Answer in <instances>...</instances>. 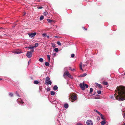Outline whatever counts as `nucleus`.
Wrapping results in <instances>:
<instances>
[{
	"label": "nucleus",
	"instance_id": "nucleus-1",
	"mask_svg": "<svg viewBox=\"0 0 125 125\" xmlns=\"http://www.w3.org/2000/svg\"><path fill=\"white\" fill-rule=\"evenodd\" d=\"M115 91V97L116 99L120 101L125 100V87L120 86L117 87Z\"/></svg>",
	"mask_w": 125,
	"mask_h": 125
},
{
	"label": "nucleus",
	"instance_id": "nucleus-2",
	"mask_svg": "<svg viewBox=\"0 0 125 125\" xmlns=\"http://www.w3.org/2000/svg\"><path fill=\"white\" fill-rule=\"evenodd\" d=\"M63 76L64 77L65 76H67L71 79H72L73 78L72 76L70 74L69 72L68 71H67L66 72H65L64 73Z\"/></svg>",
	"mask_w": 125,
	"mask_h": 125
},
{
	"label": "nucleus",
	"instance_id": "nucleus-3",
	"mask_svg": "<svg viewBox=\"0 0 125 125\" xmlns=\"http://www.w3.org/2000/svg\"><path fill=\"white\" fill-rule=\"evenodd\" d=\"M32 54L31 52L28 51L26 54V56L29 58H30L32 56Z\"/></svg>",
	"mask_w": 125,
	"mask_h": 125
},
{
	"label": "nucleus",
	"instance_id": "nucleus-4",
	"mask_svg": "<svg viewBox=\"0 0 125 125\" xmlns=\"http://www.w3.org/2000/svg\"><path fill=\"white\" fill-rule=\"evenodd\" d=\"M79 86L83 90H84L85 89V84L83 82V83H81L79 84Z\"/></svg>",
	"mask_w": 125,
	"mask_h": 125
},
{
	"label": "nucleus",
	"instance_id": "nucleus-5",
	"mask_svg": "<svg viewBox=\"0 0 125 125\" xmlns=\"http://www.w3.org/2000/svg\"><path fill=\"white\" fill-rule=\"evenodd\" d=\"M17 102L20 105H22L24 103L23 101L21 100L20 98L18 99L17 100Z\"/></svg>",
	"mask_w": 125,
	"mask_h": 125
},
{
	"label": "nucleus",
	"instance_id": "nucleus-6",
	"mask_svg": "<svg viewBox=\"0 0 125 125\" xmlns=\"http://www.w3.org/2000/svg\"><path fill=\"white\" fill-rule=\"evenodd\" d=\"M86 124L87 125H93V122L90 120L87 121Z\"/></svg>",
	"mask_w": 125,
	"mask_h": 125
},
{
	"label": "nucleus",
	"instance_id": "nucleus-7",
	"mask_svg": "<svg viewBox=\"0 0 125 125\" xmlns=\"http://www.w3.org/2000/svg\"><path fill=\"white\" fill-rule=\"evenodd\" d=\"M36 34V32H34L33 33H31L29 34V36L31 37V38H32L34 36H35Z\"/></svg>",
	"mask_w": 125,
	"mask_h": 125
},
{
	"label": "nucleus",
	"instance_id": "nucleus-8",
	"mask_svg": "<svg viewBox=\"0 0 125 125\" xmlns=\"http://www.w3.org/2000/svg\"><path fill=\"white\" fill-rule=\"evenodd\" d=\"M69 97H70L71 99L73 100H76L77 99V97L76 95H74L73 96V95H71Z\"/></svg>",
	"mask_w": 125,
	"mask_h": 125
},
{
	"label": "nucleus",
	"instance_id": "nucleus-9",
	"mask_svg": "<svg viewBox=\"0 0 125 125\" xmlns=\"http://www.w3.org/2000/svg\"><path fill=\"white\" fill-rule=\"evenodd\" d=\"M53 89L56 91H58V87L57 85H55L53 87Z\"/></svg>",
	"mask_w": 125,
	"mask_h": 125
},
{
	"label": "nucleus",
	"instance_id": "nucleus-10",
	"mask_svg": "<svg viewBox=\"0 0 125 125\" xmlns=\"http://www.w3.org/2000/svg\"><path fill=\"white\" fill-rule=\"evenodd\" d=\"M52 82L51 81H47V82H45V84L46 85H47L49 84L51 85L52 84Z\"/></svg>",
	"mask_w": 125,
	"mask_h": 125
},
{
	"label": "nucleus",
	"instance_id": "nucleus-11",
	"mask_svg": "<svg viewBox=\"0 0 125 125\" xmlns=\"http://www.w3.org/2000/svg\"><path fill=\"white\" fill-rule=\"evenodd\" d=\"M64 106L65 108H67L69 106L68 104H65L64 105Z\"/></svg>",
	"mask_w": 125,
	"mask_h": 125
},
{
	"label": "nucleus",
	"instance_id": "nucleus-12",
	"mask_svg": "<svg viewBox=\"0 0 125 125\" xmlns=\"http://www.w3.org/2000/svg\"><path fill=\"white\" fill-rule=\"evenodd\" d=\"M87 75V74L86 73H84L82 74L79 77H84L85 76Z\"/></svg>",
	"mask_w": 125,
	"mask_h": 125
},
{
	"label": "nucleus",
	"instance_id": "nucleus-13",
	"mask_svg": "<svg viewBox=\"0 0 125 125\" xmlns=\"http://www.w3.org/2000/svg\"><path fill=\"white\" fill-rule=\"evenodd\" d=\"M46 81L45 82H47V81H50V78L49 77H47L45 78Z\"/></svg>",
	"mask_w": 125,
	"mask_h": 125
},
{
	"label": "nucleus",
	"instance_id": "nucleus-14",
	"mask_svg": "<svg viewBox=\"0 0 125 125\" xmlns=\"http://www.w3.org/2000/svg\"><path fill=\"white\" fill-rule=\"evenodd\" d=\"M95 84L98 87H99L100 88H102V86L99 84H98L97 83H95Z\"/></svg>",
	"mask_w": 125,
	"mask_h": 125
},
{
	"label": "nucleus",
	"instance_id": "nucleus-15",
	"mask_svg": "<svg viewBox=\"0 0 125 125\" xmlns=\"http://www.w3.org/2000/svg\"><path fill=\"white\" fill-rule=\"evenodd\" d=\"M13 52L14 53H17V54H19L21 53V52H18L17 51H13Z\"/></svg>",
	"mask_w": 125,
	"mask_h": 125
},
{
	"label": "nucleus",
	"instance_id": "nucleus-16",
	"mask_svg": "<svg viewBox=\"0 0 125 125\" xmlns=\"http://www.w3.org/2000/svg\"><path fill=\"white\" fill-rule=\"evenodd\" d=\"M82 63L81 62H80V70H82V71H83V70L82 68Z\"/></svg>",
	"mask_w": 125,
	"mask_h": 125
},
{
	"label": "nucleus",
	"instance_id": "nucleus-17",
	"mask_svg": "<svg viewBox=\"0 0 125 125\" xmlns=\"http://www.w3.org/2000/svg\"><path fill=\"white\" fill-rule=\"evenodd\" d=\"M105 123V122L104 121H102L101 122V124L102 125H104Z\"/></svg>",
	"mask_w": 125,
	"mask_h": 125
},
{
	"label": "nucleus",
	"instance_id": "nucleus-18",
	"mask_svg": "<svg viewBox=\"0 0 125 125\" xmlns=\"http://www.w3.org/2000/svg\"><path fill=\"white\" fill-rule=\"evenodd\" d=\"M34 83L35 84H37L39 83V82L37 80H35L34 81Z\"/></svg>",
	"mask_w": 125,
	"mask_h": 125
},
{
	"label": "nucleus",
	"instance_id": "nucleus-19",
	"mask_svg": "<svg viewBox=\"0 0 125 125\" xmlns=\"http://www.w3.org/2000/svg\"><path fill=\"white\" fill-rule=\"evenodd\" d=\"M103 84L105 85H106L108 84V83L104 81L102 82Z\"/></svg>",
	"mask_w": 125,
	"mask_h": 125
},
{
	"label": "nucleus",
	"instance_id": "nucleus-20",
	"mask_svg": "<svg viewBox=\"0 0 125 125\" xmlns=\"http://www.w3.org/2000/svg\"><path fill=\"white\" fill-rule=\"evenodd\" d=\"M51 94L52 95H54L55 94V93L53 91H52L51 92Z\"/></svg>",
	"mask_w": 125,
	"mask_h": 125
},
{
	"label": "nucleus",
	"instance_id": "nucleus-21",
	"mask_svg": "<svg viewBox=\"0 0 125 125\" xmlns=\"http://www.w3.org/2000/svg\"><path fill=\"white\" fill-rule=\"evenodd\" d=\"M26 48H27L29 49H34L33 47V46L32 47L31 46H29L28 47H26Z\"/></svg>",
	"mask_w": 125,
	"mask_h": 125
},
{
	"label": "nucleus",
	"instance_id": "nucleus-22",
	"mask_svg": "<svg viewBox=\"0 0 125 125\" xmlns=\"http://www.w3.org/2000/svg\"><path fill=\"white\" fill-rule=\"evenodd\" d=\"M45 64L46 66H48L50 64L48 62H46L45 63Z\"/></svg>",
	"mask_w": 125,
	"mask_h": 125
},
{
	"label": "nucleus",
	"instance_id": "nucleus-23",
	"mask_svg": "<svg viewBox=\"0 0 125 125\" xmlns=\"http://www.w3.org/2000/svg\"><path fill=\"white\" fill-rule=\"evenodd\" d=\"M44 19V16H41L40 18V20L41 21L43 20Z\"/></svg>",
	"mask_w": 125,
	"mask_h": 125
},
{
	"label": "nucleus",
	"instance_id": "nucleus-24",
	"mask_svg": "<svg viewBox=\"0 0 125 125\" xmlns=\"http://www.w3.org/2000/svg\"><path fill=\"white\" fill-rule=\"evenodd\" d=\"M39 61L41 62H42L43 61V59L42 58H40L39 59Z\"/></svg>",
	"mask_w": 125,
	"mask_h": 125
},
{
	"label": "nucleus",
	"instance_id": "nucleus-25",
	"mask_svg": "<svg viewBox=\"0 0 125 125\" xmlns=\"http://www.w3.org/2000/svg\"><path fill=\"white\" fill-rule=\"evenodd\" d=\"M47 58L49 61H50V56L49 55H47Z\"/></svg>",
	"mask_w": 125,
	"mask_h": 125
},
{
	"label": "nucleus",
	"instance_id": "nucleus-26",
	"mask_svg": "<svg viewBox=\"0 0 125 125\" xmlns=\"http://www.w3.org/2000/svg\"><path fill=\"white\" fill-rule=\"evenodd\" d=\"M47 20L48 22H50V23H51L52 22V20L50 19H47Z\"/></svg>",
	"mask_w": 125,
	"mask_h": 125
},
{
	"label": "nucleus",
	"instance_id": "nucleus-27",
	"mask_svg": "<svg viewBox=\"0 0 125 125\" xmlns=\"http://www.w3.org/2000/svg\"><path fill=\"white\" fill-rule=\"evenodd\" d=\"M38 46V43H35L34 46H33V48L36 47Z\"/></svg>",
	"mask_w": 125,
	"mask_h": 125
},
{
	"label": "nucleus",
	"instance_id": "nucleus-28",
	"mask_svg": "<svg viewBox=\"0 0 125 125\" xmlns=\"http://www.w3.org/2000/svg\"><path fill=\"white\" fill-rule=\"evenodd\" d=\"M54 50L56 52H58L59 50L57 48H55Z\"/></svg>",
	"mask_w": 125,
	"mask_h": 125
},
{
	"label": "nucleus",
	"instance_id": "nucleus-29",
	"mask_svg": "<svg viewBox=\"0 0 125 125\" xmlns=\"http://www.w3.org/2000/svg\"><path fill=\"white\" fill-rule=\"evenodd\" d=\"M15 94H16V95L18 96L19 97H20V95L17 92H15Z\"/></svg>",
	"mask_w": 125,
	"mask_h": 125
},
{
	"label": "nucleus",
	"instance_id": "nucleus-30",
	"mask_svg": "<svg viewBox=\"0 0 125 125\" xmlns=\"http://www.w3.org/2000/svg\"><path fill=\"white\" fill-rule=\"evenodd\" d=\"M9 95L11 97H12L13 96V94L11 93H9Z\"/></svg>",
	"mask_w": 125,
	"mask_h": 125
},
{
	"label": "nucleus",
	"instance_id": "nucleus-31",
	"mask_svg": "<svg viewBox=\"0 0 125 125\" xmlns=\"http://www.w3.org/2000/svg\"><path fill=\"white\" fill-rule=\"evenodd\" d=\"M57 43L60 46L61 45V43L59 41H58Z\"/></svg>",
	"mask_w": 125,
	"mask_h": 125
},
{
	"label": "nucleus",
	"instance_id": "nucleus-32",
	"mask_svg": "<svg viewBox=\"0 0 125 125\" xmlns=\"http://www.w3.org/2000/svg\"><path fill=\"white\" fill-rule=\"evenodd\" d=\"M93 91V88H90V93H91Z\"/></svg>",
	"mask_w": 125,
	"mask_h": 125
},
{
	"label": "nucleus",
	"instance_id": "nucleus-33",
	"mask_svg": "<svg viewBox=\"0 0 125 125\" xmlns=\"http://www.w3.org/2000/svg\"><path fill=\"white\" fill-rule=\"evenodd\" d=\"M42 36L43 37H46L47 36V34L45 33H44L42 34Z\"/></svg>",
	"mask_w": 125,
	"mask_h": 125
},
{
	"label": "nucleus",
	"instance_id": "nucleus-34",
	"mask_svg": "<svg viewBox=\"0 0 125 125\" xmlns=\"http://www.w3.org/2000/svg\"><path fill=\"white\" fill-rule=\"evenodd\" d=\"M110 97L111 98V99H114V96L113 95H110Z\"/></svg>",
	"mask_w": 125,
	"mask_h": 125
},
{
	"label": "nucleus",
	"instance_id": "nucleus-35",
	"mask_svg": "<svg viewBox=\"0 0 125 125\" xmlns=\"http://www.w3.org/2000/svg\"><path fill=\"white\" fill-rule=\"evenodd\" d=\"M97 93L98 94H100L101 93V91L100 90H99L97 91Z\"/></svg>",
	"mask_w": 125,
	"mask_h": 125
},
{
	"label": "nucleus",
	"instance_id": "nucleus-36",
	"mask_svg": "<svg viewBox=\"0 0 125 125\" xmlns=\"http://www.w3.org/2000/svg\"><path fill=\"white\" fill-rule=\"evenodd\" d=\"M101 116V119L102 120H104V117H103V115L102 114V115H100Z\"/></svg>",
	"mask_w": 125,
	"mask_h": 125
},
{
	"label": "nucleus",
	"instance_id": "nucleus-37",
	"mask_svg": "<svg viewBox=\"0 0 125 125\" xmlns=\"http://www.w3.org/2000/svg\"><path fill=\"white\" fill-rule=\"evenodd\" d=\"M75 56L74 54H71V57L72 58H73L74 57V56Z\"/></svg>",
	"mask_w": 125,
	"mask_h": 125
},
{
	"label": "nucleus",
	"instance_id": "nucleus-38",
	"mask_svg": "<svg viewBox=\"0 0 125 125\" xmlns=\"http://www.w3.org/2000/svg\"><path fill=\"white\" fill-rule=\"evenodd\" d=\"M52 46L53 47H55V44H54V43H52Z\"/></svg>",
	"mask_w": 125,
	"mask_h": 125
},
{
	"label": "nucleus",
	"instance_id": "nucleus-39",
	"mask_svg": "<svg viewBox=\"0 0 125 125\" xmlns=\"http://www.w3.org/2000/svg\"><path fill=\"white\" fill-rule=\"evenodd\" d=\"M37 8L38 9H40L43 8V7H37Z\"/></svg>",
	"mask_w": 125,
	"mask_h": 125
},
{
	"label": "nucleus",
	"instance_id": "nucleus-40",
	"mask_svg": "<svg viewBox=\"0 0 125 125\" xmlns=\"http://www.w3.org/2000/svg\"><path fill=\"white\" fill-rule=\"evenodd\" d=\"M47 90L48 91H49L50 90V87L47 88Z\"/></svg>",
	"mask_w": 125,
	"mask_h": 125
},
{
	"label": "nucleus",
	"instance_id": "nucleus-41",
	"mask_svg": "<svg viewBox=\"0 0 125 125\" xmlns=\"http://www.w3.org/2000/svg\"><path fill=\"white\" fill-rule=\"evenodd\" d=\"M85 87H86V88H88V85L87 84H85Z\"/></svg>",
	"mask_w": 125,
	"mask_h": 125
},
{
	"label": "nucleus",
	"instance_id": "nucleus-42",
	"mask_svg": "<svg viewBox=\"0 0 125 125\" xmlns=\"http://www.w3.org/2000/svg\"><path fill=\"white\" fill-rule=\"evenodd\" d=\"M34 48L33 49H31V51L30 52H31V53L33 52H34Z\"/></svg>",
	"mask_w": 125,
	"mask_h": 125
},
{
	"label": "nucleus",
	"instance_id": "nucleus-43",
	"mask_svg": "<svg viewBox=\"0 0 125 125\" xmlns=\"http://www.w3.org/2000/svg\"><path fill=\"white\" fill-rule=\"evenodd\" d=\"M77 125H83L82 124L80 123H78L77 124Z\"/></svg>",
	"mask_w": 125,
	"mask_h": 125
},
{
	"label": "nucleus",
	"instance_id": "nucleus-44",
	"mask_svg": "<svg viewBox=\"0 0 125 125\" xmlns=\"http://www.w3.org/2000/svg\"><path fill=\"white\" fill-rule=\"evenodd\" d=\"M56 55V53H54L52 54V55L53 56H55Z\"/></svg>",
	"mask_w": 125,
	"mask_h": 125
},
{
	"label": "nucleus",
	"instance_id": "nucleus-45",
	"mask_svg": "<svg viewBox=\"0 0 125 125\" xmlns=\"http://www.w3.org/2000/svg\"><path fill=\"white\" fill-rule=\"evenodd\" d=\"M48 14V13L47 12H45L44 13V15H46Z\"/></svg>",
	"mask_w": 125,
	"mask_h": 125
},
{
	"label": "nucleus",
	"instance_id": "nucleus-46",
	"mask_svg": "<svg viewBox=\"0 0 125 125\" xmlns=\"http://www.w3.org/2000/svg\"><path fill=\"white\" fill-rule=\"evenodd\" d=\"M99 115H102V114H101V113H100V112H98V113H97Z\"/></svg>",
	"mask_w": 125,
	"mask_h": 125
},
{
	"label": "nucleus",
	"instance_id": "nucleus-47",
	"mask_svg": "<svg viewBox=\"0 0 125 125\" xmlns=\"http://www.w3.org/2000/svg\"><path fill=\"white\" fill-rule=\"evenodd\" d=\"M94 111H95L97 113H98V112L97 110L95 109L94 110Z\"/></svg>",
	"mask_w": 125,
	"mask_h": 125
},
{
	"label": "nucleus",
	"instance_id": "nucleus-48",
	"mask_svg": "<svg viewBox=\"0 0 125 125\" xmlns=\"http://www.w3.org/2000/svg\"><path fill=\"white\" fill-rule=\"evenodd\" d=\"M83 28L85 30H87V29L85 28L84 27H83Z\"/></svg>",
	"mask_w": 125,
	"mask_h": 125
},
{
	"label": "nucleus",
	"instance_id": "nucleus-49",
	"mask_svg": "<svg viewBox=\"0 0 125 125\" xmlns=\"http://www.w3.org/2000/svg\"><path fill=\"white\" fill-rule=\"evenodd\" d=\"M55 102L56 104V103H58V102L57 101H55Z\"/></svg>",
	"mask_w": 125,
	"mask_h": 125
},
{
	"label": "nucleus",
	"instance_id": "nucleus-50",
	"mask_svg": "<svg viewBox=\"0 0 125 125\" xmlns=\"http://www.w3.org/2000/svg\"><path fill=\"white\" fill-rule=\"evenodd\" d=\"M37 1H38L39 2H41V0H37Z\"/></svg>",
	"mask_w": 125,
	"mask_h": 125
},
{
	"label": "nucleus",
	"instance_id": "nucleus-51",
	"mask_svg": "<svg viewBox=\"0 0 125 125\" xmlns=\"http://www.w3.org/2000/svg\"><path fill=\"white\" fill-rule=\"evenodd\" d=\"M47 37L48 38H49V35H48L47 36Z\"/></svg>",
	"mask_w": 125,
	"mask_h": 125
},
{
	"label": "nucleus",
	"instance_id": "nucleus-52",
	"mask_svg": "<svg viewBox=\"0 0 125 125\" xmlns=\"http://www.w3.org/2000/svg\"><path fill=\"white\" fill-rule=\"evenodd\" d=\"M54 37H55V38H58V36H54Z\"/></svg>",
	"mask_w": 125,
	"mask_h": 125
},
{
	"label": "nucleus",
	"instance_id": "nucleus-53",
	"mask_svg": "<svg viewBox=\"0 0 125 125\" xmlns=\"http://www.w3.org/2000/svg\"><path fill=\"white\" fill-rule=\"evenodd\" d=\"M124 117L125 118V114L124 115Z\"/></svg>",
	"mask_w": 125,
	"mask_h": 125
},
{
	"label": "nucleus",
	"instance_id": "nucleus-54",
	"mask_svg": "<svg viewBox=\"0 0 125 125\" xmlns=\"http://www.w3.org/2000/svg\"><path fill=\"white\" fill-rule=\"evenodd\" d=\"M29 62H30V61H29L28 62V64H29Z\"/></svg>",
	"mask_w": 125,
	"mask_h": 125
},
{
	"label": "nucleus",
	"instance_id": "nucleus-55",
	"mask_svg": "<svg viewBox=\"0 0 125 125\" xmlns=\"http://www.w3.org/2000/svg\"><path fill=\"white\" fill-rule=\"evenodd\" d=\"M2 79H1L0 78V80H2Z\"/></svg>",
	"mask_w": 125,
	"mask_h": 125
},
{
	"label": "nucleus",
	"instance_id": "nucleus-56",
	"mask_svg": "<svg viewBox=\"0 0 125 125\" xmlns=\"http://www.w3.org/2000/svg\"><path fill=\"white\" fill-rule=\"evenodd\" d=\"M124 75H125V72L124 73Z\"/></svg>",
	"mask_w": 125,
	"mask_h": 125
},
{
	"label": "nucleus",
	"instance_id": "nucleus-57",
	"mask_svg": "<svg viewBox=\"0 0 125 125\" xmlns=\"http://www.w3.org/2000/svg\"><path fill=\"white\" fill-rule=\"evenodd\" d=\"M93 95H95V94H93Z\"/></svg>",
	"mask_w": 125,
	"mask_h": 125
},
{
	"label": "nucleus",
	"instance_id": "nucleus-58",
	"mask_svg": "<svg viewBox=\"0 0 125 125\" xmlns=\"http://www.w3.org/2000/svg\"><path fill=\"white\" fill-rule=\"evenodd\" d=\"M124 125H125V123L124 124Z\"/></svg>",
	"mask_w": 125,
	"mask_h": 125
},
{
	"label": "nucleus",
	"instance_id": "nucleus-59",
	"mask_svg": "<svg viewBox=\"0 0 125 125\" xmlns=\"http://www.w3.org/2000/svg\"><path fill=\"white\" fill-rule=\"evenodd\" d=\"M74 70V69H73V70Z\"/></svg>",
	"mask_w": 125,
	"mask_h": 125
},
{
	"label": "nucleus",
	"instance_id": "nucleus-60",
	"mask_svg": "<svg viewBox=\"0 0 125 125\" xmlns=\"http://www.w3.org/2000/svg\"><path fill=\"white\" fill-rule=\"evenodd\" d=\"M25 13L24 14V15H25Z\"/></svg>",
	"mask_w": 125,
	"mask_h": 125
}]
</instances>
